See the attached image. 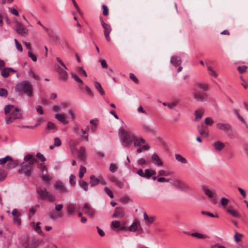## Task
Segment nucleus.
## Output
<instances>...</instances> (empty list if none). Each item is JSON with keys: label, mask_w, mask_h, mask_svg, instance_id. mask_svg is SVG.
Segmentation results:
<instances>
[{"label": "nucleus", "mask_w": 248, "mask_h": 248, "mask_svg": "<svg viewBox=\"0 0 248 248\" xmlns=\"http://www.w3.org/2000/svg\"><path fill=\"white\" fill-rule=\"evenodd\" d=\"M15 91L19 94L24 93L29 97L33 95V87L28 81H23L17 83L15 86Z\"/></svg>", "instance_id": "f03ea898"}, {"label": "nucleus", "mask_w": 248, "mask_h": 248, "mask_svg": "<svg viewBox=\"0 0 248 248\" xmlns=\"http://www.w3.org/2000/svg\"><path fill=\"white\" fill-rule=\"evenodd\" d=\"M20 168L18 170L19 173H23L27 177H29L31 175L32 172V167L28 164L22 162L20 164Z\"/></svg>", "instance_id": "423d86ee"}, {"label": "nucleus", "mask_w": 248, "mask_h": 248, "mask_svg": "<svg viewBox=\"0 0 248 248\" xmlns=\"http://www.w3.org/2000/svg\"><path fill=\"white\" fill-rule=\"evenodd\" d=\"M217 128L219 130L228 133L231 130V126L228 123H218L216 124Z\"/></svg>", "instance_id": "2eb2a0df"}, {"label": "nucleus", "mask_w": 248, "mask_h": 248, "mask_svg": "<svg viewBox=\"0 0 248 248\" xmlns=\"http://www.w3.org/2000/svg\"><path fill=\"white\" fill-rule=\"evenodd\" d=\"M204 112V110L202 108H199L198 109L196 110L194 112L195 121H199L202 117V115H203Z\"/></svg>", "instance_id": "4be33fe9"}, {"label": "nucleus", "mask_w": 248, "mask_h": 248, "mask_svg": "<svg viewBox=\"0 0 248 248\" xmlns=\"http://www.w3.org/2000/svg\"><path fill=\"white\" fill-rule=\"evenodd\" d=\"M37 192L40 199L43 200H47L50 202L55 200V196L48 192L46 188L43 187H37Z\"/></svg>", "instance_id": "7ed1b4c3"}, {"label": "nucleus", "mask_w": 248, "mask_h": 248, "mask_svg": "<svg viewBox=\"0 0 248 248\" xmlns=\"http://www.w3.org/2000/svg\"><path fill=\"white\" fill-rule=\"evenodd\" d=\"M19 164V161L17 160H9L7 164V167L8 169H11L15 168Z\"/></svg>", "instance_id": "393cba45"}, {"label": "nucleus", "mask_w": 248, "mask_h": 248, "mask_svg": "<svg viewBox=\"0 0 248 248\" xmlns=\"http://www.w3.org/2000/svg\"><path fill=\"white\" fill-rule=\"evenodd\" d=\"M124 210L121 207H117L114 210L112 217L115 218H122L124 217Z\"/></svg>", "instance_id": "a211bd4d"}, {"label": "nucleus", "mask_w": 248, "mask_h": 248, "mask_svg": "<svg viewBox=\"0 0 248 248\" xmlns=\"http://www.w3.org/2000/svg\"><path fill=\"white\" fill-rule=\"evenodd\" d=\"M178 102L177 101H173L170 103H168V104H167V107L170 109H172L174 107L178 105Z\"/></svg>", "instance_id": "052dcab7"}, {"label": "nucleus", "mask_w": 248, "mask_h": 248, "mask_svg": "<svg viewBox=\"0 0 248 248\" xmlns=\"http://www.w3.org/2000/svg\"><path fill=\"white\" fill-rule=\"evenodd\" d=\"M55 118L63 124H66L68 123V121L66 120L65 116L62 114H56Z\"/></svg>", "instance_id": "b1692460"}, {"label": "nucleus", "mask_w": 248, "mask_h": 248, "mask_svg": "<svg viewBox=\"0 0 248 248\" xmlns=\"http://www.w3.org/2000/svg\"><path fill=\"white\" fill-rule=\"evenodd\" d=\"M101 24L104 29V34L106 40L108 42L110 41L111 39L109 35V33L111 31V28L110 26L107 23H105L103 20L101 21Z\"/></svg>", "instance_id": "ddd939ff"}, {"label": "nucleus", "mask_w": 248, "mask_h": 248, "mask_svg": "<svg viewBox=\"0 0 248 248\" xmlns=\"http://www.w3.org/2000/svg\"><path fill=\"white\" fill-rule=\"evenodd\" d=\"M112 181L115 184V185L119 187V188H123L124 186L123 183L120 181L116 179V178H113Z\"/></svg>", "instance_id": "4d7b16f0"}, {"label": "nucleus", "mask_w": 248, "mask_h": 248, "mask_svg": "<svg viewBox=\"0 0 248 248\" xmlns=\"http://www.w3.org/2000/svg\"><path fill=\"white\" fill-rule=\"evenodd\" d=\"M110 227L114 231H119L122 230L120 229V223L119 221H113L111 223Z\"/></svg>", "instance_id": "a878e982"}, {"label": "nucleus", "mask_w": 248, "mask_h": 248, "mask_svg": "<svg viewBox=\"0 0 248 248\" xmlns=\"http://www.w3.org/2000/svg\"><path fill=\"white\" fill-rule=\"evenodd\" d=\"M14 41H15V45H16V49L20 52H22L23 51V49H22V46L21 45V44H20L18 41H17V40L16 39H15L14 40Z\"/></svg>", "instance_id": "0e129e2a"}, {"label": "nucleus", "mask_w": 248, "mask_h": 248, "mask_svg": "<svg viewBox=\"0 0 248 248\" xmlns=\"http://www.w3.org/2000/svg\"><path fill=\"white\" fill-rule=\"evenodd\" d=\"M150 149V145L148 143L143 145L141 147L139 148L137 150V153L138 154L140 153L143 151H147Z\"/></svg>", "instance_id": "79ce46f5"}, {"label": "nucleus", "mask_w": 248, "mask_h": 248, "mask_svg": "<svg viewBox=\"0 0 248 248\" xmlns=\"http://www.w3.org/2000/svg\"><path fill=\"white\" fill-rule=\"evenodd\" d=\"M133 143L135 147L141 146L142 144H146V141L143 138H139L136 136L135 137Z\"/></svg>", "instance_id": "6ab92c4d"}, {"label": "nucleus", "mask_w": 248, "mask_h": 248, "mask_svg": "<svg viewBox=\"0 0 248 248\" xmlns=\"http://www.w3.org/2000/svg\"><path fill=\"white\" fill-rule=\"evenodd\" d=\"M94 87L101 95H103L105 94V92L103 89L100 83L97 81L94 82Z\"/></svg>", "instance_id": "473e14b6"}, {"label": "nucleus", "mask_w": 248, "mask_h": 248, "mask_svg": "<svg viewBox=\"0 0 248 248\" xmlns=\"http://www.w3.org/2000/svg\"><path fill=\"white\" fill-rule=\"evenodd\" d=\"M207 70L209 71V75L213 76L214 78H216L218 76V74L216 73V72L211 68L210 66H207Z\"/></svg>", "instance_id": "8fccbe9b"}, {"label": "nucleus", "mask_w": 248, "mask_h": 248, "mask_svg": "<svg viewBox=\"0 0 248 248\" xmlns=\"http://www.w3.org/2000/svg\"><path fill=\"white\" fill-rule=\"evenodd\" d=\"M78 156L79 159L84 160L86 157V149L84 147H81L78 152Z\"/></svg>", "instance_id": "412c9836"}, {"label": "nucleus", "mask_w": 248, "mask_h": 248, "mask_svg": "<svg viewBox=\"0 0 248 248\" xmlns=\"http://www.w3.org/2000/svg\"><path fill=\"white\" fill-rule=\"evenodd\" d=\"M193 97L197 101H203L207 97V94L205 93L198 91L196 88H194Z\"/></svg>", "instance_id": "9d476101"}, {"label": "nucleus", "mask_w": 248, "mask_h": 248, "mask_svg": "<svg viewBox=\"0 0 248 248\" xmlns=\"http://www.w3.org/2000/svg\"><path fill=\"white\" fill-rule=\"evenodd\" d=\"M38 247V242L36 241H29L26 248H37Z\"/></svg>", "instance_id": "37998d69"}, {"label": "nucleus", "mask_w": 248, "mask_h": 248, "mask_svg": "<svg viewBox=\"0 0 248 248\" xmlns=\"http://www.w3.org/2000/svg\"><path fill=\"white\" fill-rule=\"evenodd\" d=\"M170 62L173 65L176 66L177 65H179L180 64H181L182 61L181 59L178 57L173 56L171 59Z\"/></svg>", "instance_id": "72a5a7b5"}, {"label": "nucleus", "mask_w": 248, "mask_h": 248, "mask_svg": "<svg viewBox=\"0 0 248 248\" xmlns=\"http://www.w3.org/2000/svg\"><path fill=\"white\" fill-rule=\"evenodd\" d=\"M202 191L208 197L210 202L214 204L217 203V193L216 190L209 189L206 186L202 187Z\"/></svg>", "instance_id": "20e7f679"}, {"label": "nucleus", "mask_w": 248, "mask_h": 248, "mask_svg": "<svg viewBox=\"0 0 248 248\" xmlns=\"http://www.w3.org/2000/svg\"><path fill=\"white\" fill-rule=\"evenodd\" d=\"M31 225L33 229L38 233H42V230L40 226V223L38 222L36 224L34 222L31 223Z\"/></svg>", "instance_id": "c9c22d12"}, {"label": "nucleus", "mask_w": 248, "mask_h": 248, "mask_svg": "<svg viewBox=\"0 0 248 248\" xmlns=\"http://www.w3.org/2000/svg\"><path fill=\"white\" fill-rule=\"evenodd\" d=\"M10 74V72L9 70H8L7 68H5L3 69L2 70L1 72V75L3 78H6L9 76Z\"/></svg>", "instance_id": "5fc2aeb1"}, {"label": "nucleus", "mask_w": 248, "mask_h": 248, "mask_svg": "<svg viewBox=\"0 0 248 248\" xmlns=\"http://www.w3.org/2000/svg\"><path fill=\"white\" fill-rule=\"evenodd\" d=\"M12 160V157L10 156H6L4 158H0V165H4L6 163H8L9 160Z\"/></svg>", "instance_id": "3c124183"}, {"label": "nucleus", "mask_w": 248, "mask_h": 248, "mask_svg": "<svg viewBox=\"0 0 248 248\" xmlns=\"http://www.w3.org/2000/svg\"><path fill=\"white\" fill-rule=\"evenodd\" d=\"M142 129L144 131L149 133H154V130L149 125L144 124L142 125Z\"/></svg>", "instance_id": "09e8293b"}, {"label": "nucleus", "mask_w": 248, "mask_h": 248, "mask_svg": "<svg viewBox=\"0 0 248 248\" xmlns=\"http://www.w3.org/2000/svg\"><path fill=\"white\" fill-rule=\"evenodd\" d=\"M204 122L206 125L211 126L214 123V120L211 117H208L205 119Z\"/></svg>", "instance_id": "864d4df0"}, {"label": "nucleus", "mask_w": 248, "mask_h": 248, "mask_svg": "<svg viewBox=\"0 0 248 248\" xmlns=\"http://www.w3.org/2000/svg\"><path fill=\"white\" fill-rule=\"evenodd\" d=\"M175 157L176 159L183 164H186L187 163V161L186 158H185L183 156H182L181 155L176 154L175 155Z\"/></svg>", "instance_id": "4c0bfd02"}, {"label": "nucleus", "mask_w": 248, "mask_h": 248, "mask_svg": "<svg viewBox=\"0 0 248 248\" xmlns=\"http://www.w3.org/2000/svg\"><path fill=\"white\" fill-rule=\"evenodd\" d=\"M22 118V114L20 113L19 110L18 108H15L9 117H6L5 121L7 124H9L12 123L16 119H20Z\"/></svg>", "instance_id": "39448f33"}, {"label": "nucleus", "mask_w": 248, "mask_h": 248, "mask_svg": "<svg viewBox=\"0 0 248 248\" xmlns=\"http://www.w3.org/2000/svg\"><path fill=\"white\" fill-rule=\"evenodd\" d=\"M190 235L192 236H193V237H196L198 239H205V238H209V236H208L207 235L203 234L202 233L197 232L191 233L190 234Z\"/></svg>", "instance_id": "c756f323"}, {"label": "nucleus", "mask_w": 248, "mask_h": 248, "mask_svg": "<svg viewBox=\"0 0 248 248\" xmlns=\"http://www.w3.org/2000/svg\"><path fill=\"white\" fill-rule=\"evenodd\" d=\"M69 183L72 186H75L76 184V176L71 174L69 177Z\"/></svg>", "instance_id": "603ef678"}, {"label": "nucleus", "mask_w": 248, "mask_h": 248, "mask_svg": "<svg viewBox=\"0 0 248 248\" xmlns=\"http://www.w3.org/2000/svg\"><path fill=\"white\" fill-rule=\"evenodd\" d=\"M49 217L52 219H56L62 217V215L59 213L53 211L49 213Z\"/></svg>", "instance_id": "7c9ffc66"}, {"label": "nucleus", "mask_w": 248, "mask_h": 248, "mask_svg": "<svg viewBox=\"0 0 248 248\" xmlns=\"http://www.w3.org/2000/svg\"><path fill=\"white\" fill-rule=\"evenodd\" d=\"M36 156L37 158L40 159L42 162H44L46 161V158L45 157L44 155L40 153H38L36 154Z\"/></svg>", "instance_id": "338daca9"}, {"label": "nucleus", "mask_w": 248, "mask_h": 248, "mask_svg": "<svg viewBox=\"0 0 248 248\" xmlns=\"http://www.w3.org/2000/svg\"><path fill=\"white\" fill-rule=\"evenodd\" d=\"M71 77L77 82H78L80 84L83 83L82 80L77 75L72 73Z\"/></svg>", "instance_id": "680f3d73"}, {"label": "nucleus", "mask_w": 248, "mask_h": 248, "mask_svg": "<svg viewBox=\"0 0 248 248\" xmlns=\"http://www.w3.org/2000/svg\"><path fill=\"white\" fill-rule=\"evenodd\" d=\"M55 68L57 72L58 73L60 78L61 79L65 80L68 78V74L66 71L67 68L64 65V66H60L59 65H55Z\"/></svg>", "instance_id": "0eeeda50"}, {"label": "nucleus", "mask_w": 248, "mask_h": 248, "mask_svg": "<svg viewBox=\"0 0 248 248\" xmlns=\"http://www.w3.org/2000/svg\"><path fill=\"white\" fill-rule=\"evenodd\" d=\"M233 112L236 116L239 121H240L243 124L246 123L245 119L239 114V110L234 109L233 110Z\"/></svg>", "instance_id": "a19ab883"}, {"label": "nucleus", "mask_w": 248, "mask_h": 248, "mask_svg": "<svg viewBox=\"0 0 248 248\" xmlns=\"http://www.w3.org/2000/svg\"><path fill=\"white\" fill-rule=\"evenodd\" d=\"M119 135L121 142L124 147H130L134 141L135 136L130 131H126L123 128L119 130Z\"/></svg>", "instance_id": "f257e3e1"}, {"label": "nucleus", "mask_w": 248, "mask_h": 248, "mask_svg": "<svg viewBox=\"0 0 248 248\" xmlns=\"http://www.w3.org/2000/svg\"><path fill=\"white\" fill-rule=\"evenodd\" d=\"M128 230L130 232H135L138 231L139 233H140L142 228L140 226V223L136 221L134 222L128 228Z\"/></svg>", "instance_id": "4468645a"}, {"label": "nucleus", "mask_w": 248, "mask_h": 248, "mask_svg": "<svg viewBox=\"0 0 248 248\" xmlns=\"http://www.w3.org/2000/svg\"><path fill=\"white\" fill-rule=\"evenodd\" d=\"M195 86L199 89L203 91H206L208 89L207 85L202 82H198L195 84Z\"/></svg>", "instance_id": "c03bdc74"}, {"label": "nucleus", "mask_w": 248, "mask_h": 248, "mask_svg": "<svg viewBox=\"0 0 248 248\" xmlns=\"http://www.w3.org/2000/svg\"><path fill=\"white\" fill-rule=\"evenodd\" d=\"M138 164L140 166H143L147 164L146 160L143 158H140L138 160Z\"/></svg>", "instance_id": "774afa93"}, {"label": "nucleus", "mask_w": 248, "mask_h": 248, "mask_svg": "<svg viewBox=\"0 0 248 248\" xmlns=\"http://www.w3.org/2000/svg\"><path fill=\"white\" fill-rule=\"evenodd\" d=\"M170 184L176 188L181 191H186L188 189V186H187L184 182L178 179L172 180L171 182H170Z\"/></svg>", "instance_id": "1a4fd4ad"}, {"label": "nucleus", "mask_w": 248, "mask_h": 248, "mask_svg": "<svg viewBox=\"0 0 248 248\" xmlns=\"http://www.w3.org/2000/svg\"><path fill=\"white\" fill-rule=\"evenodd\" d=\"M173 173L172 171H168L164 170H160L158 171V174L159 176H167L171 175Z\"/></svg>", "instance_id": "e433bc0d"}, {"label": "nucleus", "mask_w": 248, "mask_h": 248, "mask_svg": "<svg viewBox=\"0 0 248 248\" xmlns=\"http://www.w3.org/2000/svg\"><path fill=\"white\" fill-rule=\"evenodd\" d=\"M84 213L89 216H93L94 214L93 209L89 203H85L82 208Z\"/></svg>", "instance_id": "dca6fc26"}, {"label": "nucleus", "mask_w": 248, "mask_h": 248, "mask_svg": "<svg viewBox=\"0 0 248 248\" xmlns=\"http://www.w3.org/2000/svg\"><path fill=\"white\" fill-rule=\"evenodd\" d=\"M227 212L231 214L232 217H240V215L238 211L236 210L232 209L231 207L229 208L227 210Z\"/></svg>", "instance_id": "2f4dec72"}, {"label": "nucleus", "mask_w": 248, "mask_h": 248, "mask_svg": "<svg viewBox=\"0 0 248 248\" xmlns=\"http://www.w3.org/2000/svg\"><path fill=\"white\" fill-rule=\"evenodd\" d=\"M28 55L29 57H30L33 62H36L37 61V57L36 56L32 53L31 51H29L28 52Z\"/></svg>", "instance_id": "69168bd1"}, {"label": "nucleus", "mask_w": 248, "mask_h": 248, "mask_svg": "<svg viewBox=\"0 0 248 248\" xmlns=\"http://www.w3.org/2000/svg\"><path fill=\"white\" fill-rule=\"evenodd\" d=\"M198 130L201 135H205L206 137L208 136V135H209L208 133L205 131V128L203 125L198 126Z\"/></svg>", "instance_id": "a18cd8bd"}, {"label": "nucleus", "mask_w": 248, "mask_h": 248, "mask_svg": "<svg viewBox=\"0 0 248 248\" xmlns=\"http://www.w3.org/2000/svg\"><path fill=\"white\" fill-rule=\"evenodd\" d=\"M104 190L106 194L110 198H113V194L112 191L109 189L108 187L106 186L104 188Z\"/></svg>", "instance_id": "13d9d810"}, {"label": "nucleus", "mask_w": 248, "mask_h": 248, "mask_svg": "<svg viewBox=\"0 0 248 248\" xmlns=\"http://www.w3.org/2000/svg\"><path fill=\"white\" fill-rule=\"evenodd\" d=\"M230 200L229 199L222 197L221 198L220 201L218 203V206L223 209H225L226 208Z\"/></svg>", "instance_id": "5701e85b"}, {"label": "nucleus", "mask_w": 248, "mask_h": 248, "mask_svg": "<svg viewBox=\"0 0 248 248\" xmlns=\"http://www.w3.org/2000/svg\"><path fill=\"white\" fill-rule=\"evenodd\" d=\"M90 184L92 186H94L98 185L100 183V180L98 178L95 177V176L92 175L90 177Z\"/></svg>", "instance_id": "c85d7f7f"}, {"label": "nucleus", "mask_w": 248, "mask_h": 248, "mask_svg": "<svg viewBox=\"0 0 248 248\" xmlns=\"http://www.w3.org/2000/svg\"><path fill=\"white\" fill-rule=\"evenodd\" d=\"M24 162H28V164L30 165L35 164L37 162V160L33 155L28 154L24 156Z\"/></svg>", "instance_id": "f3484780"}, {"label": "nucleus", "mask_w": 248, "mask_h": 248, "mask_svg": "<svg viewBox=\"0 0 248 248\" xmlns=\"http://www.w3.org/2000/svg\"><path fill=\"white\" fill-rule=\"evenodd\" d=\"M14 106L12 105H6L4 108V113L5 114H7L10 112H12L13 110L14 109Z\"/></svg>", "instance_id": "de8ad7c7"}, {"label": "nucleus", "mask_w": 248, "mask_h": 248, "mask_svg": "<svg viewBox=\"0 0 248 248\" xmlns=\"http://www.w3.org/2000/svg\"><path fill=\"white\" fill-rule=\"evenodd\" d=\"M86 172V168L85 167L83 166H80L79 173H78V176L80 179H82L84 176V174Z\"/></svg>", "instance_id": "49530a36"}, {"label": "nucleus", "mask_w": 248, "mask_h": 248, "mask_svg": "<svg viewBox=\"0 0 248 248\" xmlns=\"http://www.w3.org/2000/svg\"><path fill=\"white\" fill-rule=\"evenodd\" d=\"M143 217L146 223L149 225L152 224L155 220V217L151 216L149 217L146 213H143Z\"/></svg>", "instance_id": "cd10ccee"}, {"label": "nucleus", "mask_w": 248, "mask_h": 248, "mask_svg": "<svg viewBox=\"0 0 248 248\" xmlns=\"http://www.w3.org/2000/svg\"><path fill=\"white\" fill-rule=\"evenodd\" d=\"M243 236V234L241 233H239L237 232H235V234L234 235V240L236 242H239L241 241V238Z\"/></svg>", "instance_id": "6e6d98bb"}, {"label": "nucleus", "mask_w": 248, "mask_h": 248, "mask_svg": "<svg viewBox=\"0 0 248 248\" xmlns=\"http://www.w3.org/2000/svg\"><path fill=\"white\" fill-rule=\"evenodd\" d=\"M152 160L155 165L162 166L163 162L158 156V155L155 153L152 156Z\"/></svg>", "instance_id": "aec40b11"}, {"label": "nucleus", "mask_w": 248, "mask_h": 248, "mask_svg": "<svg viewBox=\"0 0 248 248\" xmlns=\"http://www.w3.org/2000/svg\"><path fill=\"white\" fill-rule=\"evenodd\" d=\"M54 187L60 194H64L68 192L67 187L65 186L64 184L60 181H57L56 182Z\"/></svg>", "instance_id": "f8f14e48"}, {"label": "nucleus", "mask_w": 248, "mask_h": 248, "mask_svg": "<svg viewBox=\"0 0 248 248\" xmlns=\"http://www.w3.org/2000/svg\"><path fill=\"white\" fill-rule=\"evenodd\" d=\"M79 185L81 188L83 189L85 191L88 190V184L84 180H80L79 181Z\"/></svg>", "instance_id": "58836bf2"}, {"label": "nucleus", "mask_w": 248, "mask_h": 248, "mask_svg": "<svg viewBox=\"0 0 248 248\" xmlns=\"http://www.w3.org/2000/svg\"><path fill=\"white\" fill-rule=\"evenodd\" d=\"M78 143L73 140H70L69 141V146L71 151L73 153L76 147L77 146Z\"/></svg>", "instance_id": "ea45409f"}, {"label": "nucleus", "mask_w": 248, "mask_h": 248, "mask_svg": "<svg viewBox=\"0 0 248 248\" xmlns=\"http://www.w3.org/2000/svg\"><path fill=\"white\" fill-rule=\"evenodd\" d=\"M213 145L215 149L217 151H221L225 147L224 144L220 141H216Z\"/></svg>", "instance_id": "bb28decb"}, {"label": "nucleus", "mask_w": 248, "mask_h": 248, "mask_svg": "<svg viewBox=\"0 0 248 248\" xmlns=\"http://www.w3.org/2000/svg\"><path fill=\"white\" fill-rule=\"evenodd\" d=\"M6 176V173L3 169H0V182L3 181Z\"/></svg>", "instance_id": "bf43d9fd"}, {"label": "nucleus", "mask_w": 248, "mask_h": 248, "mask_svg": "<svg viewBox=\"0 0 248 248\" xmlns=\"http://www.w3.org/2000/svg\"><path fill=\"white\" fill-rule=\"evenodd\" d=\"M16 31L18 34L22 36H26L28 34V29L22 23L18 21L16 22Z\"/></svg>", "instance_id": "9b49d317"}, {"label": "nucleus", "mask_w": 248, "mask_h": 248, "mask_svg": "<svg viewBox=\"0 0 248 248\" xmlns=\"http://www.w3.org/2000/svg\"><path fill=\"white\" fill-rule=\"evenodd\" d=\"M76 209V206L73 204H70L67 206V212L71 215L75 214Z\"/></svg>", "instance_id": "f704fd0d"}, {"label": "nucleus", "mask_w": 248, "mask_h": 248, "mask_svg": "<svg viewBox=\"0 0 248 248\" xmlns=\"http://www.w3.org/2000/svg\"><path fill=\"white\" fill-rule=\"evenodd\" d=\"M7 95L8 92L7 90L4 88H0V96L7 97Z\"/></svg>", "instance_id": "e2e57ef3"}, {"label": "nucleus", "mask_w": 248, "mask_h": 248, "mask_svg": "<svg viewBox=\"0 0 248 248\" xmlns=\"http://www.w3.org/2000/svg\"><path fill=\"white\" fill-rule=\"evenodd\" d=\"M38 167L41 170L42 178L43 180L45 181L47 184H50L51 183V177L47 174L46 166L40 165Z\"/></svg>", "instance_id": "6e6552de"}]
</instances>
